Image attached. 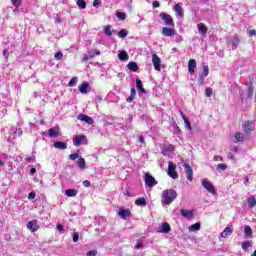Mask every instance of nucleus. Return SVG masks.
Returning <instances> with one entry per match:
<instances>
[{"label": "nucleus", "instance_id": "obj_1", "mask_svg": "<svg viewBox=\"0 0 256 256\" xmlns=\"http://www.w3.org/2000/svg\"><path fill=\"white\" fill-rule=\"evenodd\" d=\"M162 205H171L177 199V191L174 189H166L162 193Z\"/></svg>", "mask_w": 256, "mask_h": 256}, {"label": "nucleus", "instance_id": "obj_2", "mask_svg": "<svg viewBox=\"0 0 256 256\" xmlns=\"http://www.w3.org/2000/svg\"><path fill=\"white\" fill-rule=\"evenodd\" d=\"M70 161H77V167L80 169V171H85L87 169V164L85 162V158L79 157V153L70 154L69 156Z\"/></svg>", "mask_w": 256, "mask_h": 256}, {"label": "nucleus", "instance_id": "obj_3", "mask_svg": "<svg viewBox=\"0 0 256 256\" xmlns=\"http://www.w3.org/2000/svg\"><path fill=\"white\" fill-rule=\"evenodd\" d=\"M202 187L208 191L211 195H217V190H215V186L211 183L207 178L201 180Z\"/></svg>", "mask_w": 256, "mask_h": 256}, {"label": "nucleus", "instance_id": "obj_4", "mask_svg": "<svg viewBox=\"0 0 256 256\" xmlns=\"http://www.w3.org/2000/svg\"><path fill=\"white\" fill-rule=\"evenodd\" d=\"M160 18L162 19V21H164L165 25H167V27H175V22L173 21V18L171 17V15L162 12L160 13Z\"/></svg>", "mask_w": 256, "mask_h": 256}, {"label": "nucleus", "instance_id": "obj_5", "mask_svg": "<svg viewBox=\"0 0 256 256\" xmlns=\"http://www.w3.org/2000/svg\"><path fill=\"white\" fill-rule=\"evenodd\" d=\"M175 169H177V165H175V163H173V162H169L167 173L171 177V179H178L179 178V174H177Z\"/></svg>", "mask_w": 256, "mask_h": 256}, {"label": "nucleus", "instance_id": "obj_6", "mask_svg": "<svg viewBox=\"0 0 256 256\" xmlns=\"http://www.w3.org/2000/svg\"><path fill=\"white\" fill-rule=\"evenodd\" d=\"M144 181H145V184L147 185V187H150V188L155 187V185H157V180H155V177H153L149 173L145 174Z\"/></svg>", "mask_w": 256, "mask_h": 256}, {"label": "nucleus", "instance_id": "obj_7", "mask_svg": "<svg viewBox=\"0 0 256 256\" xmlns=\"http://www.w3.org/2000/svg\"><path fill=\"white\" fill-rule=\"evenodd\" d=\"M152 63L155 71H161V58L157 54L152 55Z\"/></svg>", "mask_w": 256, "mask_h": 256}, {"label": "nucleus", "instance_id": "obj_8", "mask_svg": "<svg viewBox=\"0 0 256 256\" xmlns=\"http://www.w3.org/2000/svg\"><path fill=\"white\" fill-rule=\"evenodd\" d=\"M183 167L188 181H193V168H191V165L185 163Z\"/></svg>", "mask_w": 256, "mask_h": 256}, {"label": "nucleus", "instance_id": "obj_9", "mask_svg": "<svg viewBox=\"0 0 256 256\" xmlns=\"http://www.w3.org/2000/svg\"><path fill=\"white\" fill-rule=\"evenodd\" d=\"M27 229L31 231V233H35V231L39 230V226L37 225V220H32L27 223Z\"/></svg>", "mask_w": 256, "mask_h": 256}, {"label": "nucleus", "instance_id": "obj_10", "mask_svg": "<svg viewBox=\"0 0 256 256\" xmlns=\"http://www.w3.org/2000/svg\"><path fill=\"white\" fill-rule=\"evenodd\" d=\"M253 129H255V124H253V122L251 121L244 122L243 131H245V133L249 134L253 131Z\"/></svg>", "mask_w": 256, "mask_h": 256}, {"label": "nucleus", "instance_id": "obj_11", "mask_svg": "<svg viewBox=\"0 0 256 256\" xmlns=\"http://www.w3.org/2000/svg\"><path fill=\"white\" fill-rule=\"evenodd\" d=\"M77 119L78 121H84V123H87L88 125H93V118L85 114H79Z\"/></svg>", "mask_w": 256, "mask_h": 256}, {"label": "nucleus", "instance_id": "obj_12", "mask_svg": "<svg viewBox=\"0 0 256 256\" xmlns=\"http://www.w3.org/2000/svg\"><path fill=\"white\" fill-rule=\"evenodd\" d=\"M173 9L178 17H184L185 11L183 10V5L181 3L175 4Z\"/></svg>", "mask_w": 256, "mask_h": 256}, {"label": "nucleus", "instance_id": "obj_13", "mask_svg": "<svg viewBox=\"0 0 256 256\" xmlns=\"http://www.w3.org/2000/svg\"><path fill=\"white\" fill-rule=\"evenodd\" d=\"M229 235H233V226L228 225L223 232H221L220 237H223V239H227Z\"/></svg>", "mask_w": 256, "mask_h": 256}, {"label": "nucleus", "instance_id": "obj_14", "mask_svg": "<svg viewBox=\"0 0 256 256\" xmlns=\"http://www.w3.org/2000/svg\"><path fill=\"white\" fill-rule=\"evenodd\" d=\"M162 35L164 37H174L175 29L169 28V27H164V28H162Z\"/></svg>", "mask_w": 256, "mask_h": 256}, {"label": "nucleus", "instance_id": "obj_15", "mask_svg": "<svg viewBox=\"0 0 256 256\" xmlns=\"http://www.w3.org/2000/svg\"><path fill=\"white\" fill-rule=\"evenodd\" d=\"M118 215L119 217H121V219H127L129 217H131V211L129 209H120L118 211Z\"/></svg>", "mask_w": 256, "mask_h": 256}, {"label": "nucleus", "instance_id": "obj_16", "mask_svg": "<svg viewBox=\"0 0 256 256\" xmlns=\"http://www.w3.org/2000/svg\"><path fill=\"white\" fill-rule=\"evenodd\" d=\"M195 67H197V62L195 61V59H190L188 62V73H190V75H193V73H195Z\"/></svg>", "mask_w": 256, "mask_h": 256}, {"label": "nucleus", "instance_id": "obj_17", "mask_svg": "<svg viewBox=\"0 0 256 256\" xmlns=\"http://www.w3.org/2000/svg\"><path fill=\"white\" fill-rule=\"evenodd\" d=\"M171 231V225L169 223L164 222L161 224V229L158 230V233H169Z\"/></svg>", "mask_w": 256, "mask_h": 256}, {"label": "nucleus", "instance_id": "obj_18", "mask_svg": "<svg viewBox=\"0 0 256 256\" xmlns=\"http://www.w3.org/2000/svg\"><path fill=\"white\" fill-rule=\"evenodd\" d=\"M54 148L59 149L60 151H65V149H67V143L61 142V141H56V142H54Z\"/></svg>", "mask_w": 256, "mask_h": 256}, {"label": "nucleus", "instance_id": "obj_19", "mask_svg": "<svg viewBox=\"0 0 256 256\" xmlns=\"http://www.w3.org/2000/svg\"><path fill=\"white\" fill-rule=\"evenodd\" d=\"M84 139H85V136H83V135H78V136H76V137L73 139V145H74L75 147H79V146L81 145V143H83Z\"/></svg>", "mask_w": 256, "mask_h": 256}, {"label": "nucleus", "instance_id": "obj_20", "mask_svg": "<svg viewBox=\"0 0 256 256\" xmlns=\"http://www.w3.org/2000/svg\"><path fill=\"white\" fill-rule=\"evenodd\" d=\"M182 217H185V219H193V211L192 210H181Z\"/></svg>", "mask_w": 256, "mask_h": 256}, {"label": "nucleus", "instance_id": "obj_21", "mask_svg": "<svg viewBox=\"0 0 256 256\" xmlns=\"http://www.w3.org/2000/svg\"><path fill=\"white\" fill-rule=\"evenodd\" d=\"M48 135L49 137H59V127L50 128Z\"/></svg>", "mask_w": 256, "mask_h": 256}, {"label": "nucleus", "instance_id": "obj_22", "mask_svg": "<svg viewBox=\"0 0 256 256\" xmlns=\"http://www.w3.org/2000/svg\"><path fill=\"white\" fill-rule=\"evenodd\" d=\"M244 234L246 239L253 237V230L251 229V226L249 225L244 226Z\"/></svg>", "mask_w": 256, "mask_h": 256}, {"label": "nucleus", "instance_id": "obj_23", "mask_svg": "<svg viewBox=\"0 0 256 256\" xmlns=\"http://www.w3.org/2000/svg\"><path fill=\"white\" fill-rule=\"evenodd\" d=\"M201 229V222L191 225L188 230L190 233H195Z\"/></svg>", "mask_w": 256, "mask_h": 256}, {"label": "nucleus", "instance_id": "obj_24", "mask_svg": "<svg viewBox=\"0 0 256 256\" xmlns=\"http://www.w3.org/2000/svg\"><path fill=\"white\" fill-rule=\"evenodd\" d=\"M136 89H138V91H140L143 94L147 93L145 88H143V82L140 79H136Z\"/></svg>", "mask_w": 256, "mask_h": 256}, {"label": "nucleus", "instance_id": "obj_25", "mask_svg": "<svg viewBox=\"0 0 256 256\" xmlns=\"http://www.w3.org/2000/svg\"><path fill=\"white\" fill-rule=\"evenodd\" d=\"M197 27L200 35H207V26H205V24L199 23Z\"/></svg>", "mask_w": 256, "mask_h": 256}, {"label": "nucleus", "instance_id": "obj_26", "mask_svg": "<svg viewBox=\"0 0 256 256\" xmlns=\"http://www.w3.org/2000/svg\"><path fill=\"white\" fill-rule=\"evenodd\" d=\"M23 135V131L21 129H16V131H11L10 132V139H15V137H21Z\"/></svg>", "mask_w": 256, "mask_h": 256}, {"label": "nucleus", "instance_id": "obj_27", "mask_svg": "<svg viewBox=\"0 0 256 256\" xmlns=\"http://www.w3.org/2000/svg\"><path fill=\"white\" fill-rule=\"evenodd\" d=\"M78 191L76 189H67L65 190L66 197H76Z\"/></svg>", "mask_w": 256, "mask_h": 256}, {"label": "nucleus", "instance_id": "obj_28", "mask_svg": "<svg viewBox=\"0 0 256 256\" xmlns=\"http://www.w3.org/2000/svg\"><path fill=\"white\" fill-rule=\"evenodd\" d=\"M87 89H89V84L87 82L82 83L79 86V91L80 93H82L83 95H85V93H87Z\"/></svg>", "mask_w": 256, "mask_h": 256}, {"label": "nucleus", "instance_id": "obj_29", "mask_svg": "<svg viewBox=\"0 0 256 256\" xmlns=\"http://www.w3.org/2000/svg\"><path fill=\"white\" fill-rule=\"evenodd\" d=\"M239 43H240L239 38L233 37L231 39V46H232L233 51H235V49H237V47H239Z\"/></svg>", "mask_w": 256, "mask_h": 256}, {"label": "nucleus", "instance_id": "obj_30", "mask_svg": "<svg viewBox=\"0 0 256 256\" xmlns=\"http://www.w3.org/2000/svg\"><path fill=\"white\" fill-rule=\"evenodd\" d=\"M135 204L138 207H145L147 205V200H145V198H138L136 199Z\"/></svg>", "mask_w": 256, "mask_h": 256}, {"label": "nucleus", "instance_id": "obj_31", "mask_svg": "<svg viewBox=\"0 0 256 256\" xmlns=\"http://www.w3.org/2000/svg\"><path fill=\"white\" fill-rule=\"evenodd\" d=\"M118 58L120 61H127V59H129V55L127 54V51L123 50L118 54Z\"/></svg>", "mask_w": 256, "mask_h": 256}, {"label": "nucleus", "instance_id": "obj_32", "mask_svg": "<svg viewBox=\"0 0 256 256\" xmlns=\"http://www.w3.org/2000/svg\"><path fill=\"white\" fill-rule=\"evenodd\" d=\"M247 203H248V207L250 209H253V207L256 206V199L254 198V196H250L247 200Z\"/></svg>", "mask_w": 256, "mask_h": 256}, {"label": "nucleus", "instance_id": "obj_33", "mask_svg": "<svg viewBox=\"0 0 256 256\" xmlns=\"http://www.w3.org/2000/svg\"><path fill=\"white\" fill-rule=\"evenodd\" d=\"M127 67L130 71H133L134 73H136V71L139 69V66H137V63L135 62H129Z\"/></svg>", "mask_w": 256, "mask_h": 256}, {"label": "nucleus", "instance_id": "obj_34", "mask_svg": "<svg viewBox=\"0 0 256 256\" xmlns=\"http://www.w3.org/2000/svg\"><path fill=\"white\" fill-rule=\"evenodd\" d=\"M104 35L107 37H111L113 35V32L111 31V25H107L104 27Z\"/></svg>", "mask_w": 256, "mask_h": 256}, {"label": "nucleus", "instance_id": "obj_35", "mask_svg": "<svg viewBox=\"0 0 256 256\" xmlns=\"http://www.w3.org/2000/svg\"><path fill=\"white\" fill-rule=\"evenodd\" d=\"M249 247H253V244L251 243V241L242 242L243 251H247Z\"/></svg>", "mask_w": 256, "mask_h": 256}, {"label": "nucleus", "instance_id": "obj_36", "mask_svg": "<svg viewBox=\"0 0 256 256\" xmlns=\"http://www.w3.org/2000/svg\"><path fill=\"white\" fill-rule=\"evenodd\" d=\"M164 149L165 151H167L168 153H173V151H175V146L172 144H165L164 145Z\"/></svg>", "mask_w": 256, "mask_h": 256}, {"label": "nucleus", "instance_id": "obj_37", "mask_svg": "<svg viewBox=\"0 0 256 256\" xmlns=\"http://www.w3.org/2000/svg\"><path fill=\"white\" fill-rule=\"evenodd\" d=\"M127 35H129V33L127 32V30L122 29L118 32V37L120 39H125V37H127Z\"/></svg>", "mask_w": 256, "mask_h": 256}, {"label": "nucleus", "instance_id": "obj_38", "mask_svg": "<svg viewBox=\"0 0 256 256\" xmlns=\"http://www.w3.org/2000/svg\"><path fill=\"white\" fill-rule=\"evenodd\" d=\"M76 3L79 9H85L87 7V2H85V0H77Z\"/></svg>", "mask_w": 256, "mask_h": 256}, {"label": "nucleus", "instance_id": "obj_39", "mask_svg": "<svg viewBox=\"0 0 256 256\" xmlns=\"http://www.w3.org/2000/svg\"><path fill=\"white\" fill-rule=\"evenodd\" d=\"M116 17H118L120 21H125V19H127V14H125V12H116Z\"/></svg>", "mask_w": 256, "mask_h": 256}, {"label": "nucleus", "instance_id": "obj_40", "mask_svg": "<svg viewBox=\"0 0 256 256\" xmlns=\"http://www.w3.org/2000/svg\"><path fill=\"white\" fill-rule=\"evenodd\" d=\"M173 131L175 135H181V128L175 122L173 123Z\"/></svg>", "mask_w": 256, "mask_h": 256}, {"label": "nucleus", "instance_id": "obj_41", "mask_svg": "<svg viewBox=\"0 0 256 256\" xmlns=\"http://www.w3.org/2000/svg\"><path fill=\"white\" fill-rule=\"evenodd\" d=\"M243 139H244V135L242 133H236L235 134L236 143H241V141H243Z\"/></svg>", "mask_w": 256, "mask_h": 256}, {"label": "nucleus", "instance_id": "obj_42", "mask_svg": "<svg viewBox=\"0 0 256 256\" xmlns=\"http://www.w3.org/2000/svg\"><path fill=\"white\" fill-rule=\"evenodd\" d=\"M200 75H204V77H207L209 75V66L203 65V71L200 72Z\"/></svg>", "mask_w": 256, "mask_h": 256}, {"label": "nucleus", "instance_id": "obj_43", "mask_svg": "<svg viewBox=\"0 0 256 256\" xmlns=\"http://www.w3.org/2000/svg\"><path fill=\"white\" fill-rule=\"evenodd\" d=\"M11 3L16 9H19V6L23 3V0H11Z\"/></svg>", "mask_w": 256, "mask_h": 256}, {"label": "nucleus", "instance_id": "obj_44", "mask_svg": "<svg viewBox=\"0 0 256 256\" xmlns=\"http://www.w3.org/2000/svg\"><path fill=\"white\" fill-rule=\"evenodd\" d=\"M77 81V77H73L68 83L69 87H75V85H77Z\"/></svg>", "mask_w": 256, "mask_h": 256}, {"label": "nucleus", "instance_id": "obj_45", "mask_svg": "<svg viewBox=\"0 0 256 256\" xmlns=\"http://www.w3.org/2000/svg\"><path fill=\"white\" fill-rule=\"evenodd\" d=\"M217 171H225L227 169V164L220 163L216 167Z\"/></svg>", "mask_w": 256, "mask_h": 256}, {"label": "nucleus", "instance_id": "obj_46", "mask_svg": "<svg viewBox=\"0 0 256 256\" xmlns=\"http://www.w3.org/2000/svg\"><path fill=\"white\" fill-rule=\"evenodd\" d=\"M184 123H185V128L188 129V131H191L193 129L191 127V122L189 121V119L185 118Z\"/></svg>", "mask_w": 256, "mask_h": 256}, {"label": "nucleus", "instance_id": "obj_47", "mask_svg": "<svg viewBox=\"0 0 256 256\" xmlns=\"http://www.w3.org/2000/svg\"><path fill=\"white\" fill-rule=\"evenodd\" d=\"M54 59H56V61H61V59H63V52H57L54 55Z\"/></svg>", "mask_w": 256, "mask_h": 256}, {"label": "nucleus", "instance_id": "obj_48", "mask_svg": "<svg viewBox=\"0 0 256 256\" xmlns=\"http://www.w3.org/2000/svg\"><path fill=\"white\" fill-rule=\"evenodd\" d=\"M247 97H248L249 99H251V97H253V87H251V86H249V87L247 88Z\"/></svg>", "mask_w": 256, "mask_h": 256}, {"label": "nucleus", "instance_id": "obj_49", "mask_svg": "<svg viewBox=\"0 0 256 256\" xmlns=\"http://www.w3.org/2000/svg\"><path fill=\"white\" fill-rule=\"evenodd\" d=\"M134 249H143V241L137 240V244L134 246Z\"/></svg>", "mask_w": 256, "mask_h": 256}, {"label": "nucleus", "instance_id": "obj_50", "mask_svg": "<svg viewBox=\"0 0 256 256\" xmlns=\"http://www.w3.org/2000/svg\"><path fill=\"white\" fill-rule=\"evenodd\" d=\"M205 95H206V97H211L213 95V89L206 88Z\"/></svg>", "mask_w": 256, "mask_h": 256}, {"label": "nucleus", "instance_id": "obj_51", "mask_svg": "<svg viewBox=\"0 0 256 256\" xmlns=\"http://www.w3.org/2000/svg\"><path fill=\"white\" fill-rule=\"evenodd\" d=\"M72 239H73V242H74V243H77V241H79V233L74 232V233L72 234Z\"/></svg>", "mask_w": 256, "mask_h": 256}, {"label": "nucleus", "instance_id": "obj_52", "mask_svg": "<svg viewBox=\"0 0 256 256\" xmlns=\"http://www.w3.org/2000/svg\"><path fill=\"white\" fill-rule=\"evenodd\" d=\"M205 77H207V76H205L203 74H199V83H200V85H203V83H205Z\"/></svg>", "mask_w": 256, "mask_h": 256}, {"label": "nucleus", "instance_id": "obj_53", "mask_svg": "<svg viewBox=\"0 0 256 256\" xmlns=\"http://www.w3.org/2000/svg\"><path fill=\"white\" fill-rule=\"evenodd\" d=\"M86 256H97V250H90L86 253Z\"/></svg>", "mask_w": 256, "mask_h": 256}, {"label": "nucleus", "instance_id": "obj_54", "mask_svg": "<svg viewBox=\"0 0 256 256\" xmlns=\"http://www.w3.org/2000/svg\"><path fill=\"white\" fill-rule=\"evenodd\" d=\"M138 142L141 143V145H145V137L143 135H140L138 137Z\"/></svg>", "mask_w": 256, "mask_h": 256}, {"label": "nucleus", "instance_id": "obj_55", "mask_svg": "<svg viewBox=\"0 0 256 256\" xmlns=\"http://www.w3.org/2000/svg\"><path fill=\"white\" fill-rule=\"evenodd\" d=\"M56 229H57V231H58L60 234H63V225L57 224V225H56Z\"/></svg>", "mask_w": 256, "mask_h": 256}, {"label": "nucleus", "instance_id": "obj_56", "mask_svg": "<svg viewBox=\"0 0 256 256\" xmlns=\"http://www.w3.org/2000/svg\"><path fill=\"white\" fill-rule=\"evenodd\" d=\"M27 163H35V156H30L26 158Z\"/></svg>", "mask_w": 256, "mask_h": 256}, {"label": "nucleus", "instance_id": "obj_57", "mask_svg": "<svg viewBox=\"0 0 256 256\" xmlns=\"http://www.w3.org/2000/svg\"><path fill=\"white\" fill-rule=\"evenodd\" d=\"M152 5H153V8H154V9H157L158 7L161 6V4L159 3V1H153V2H152Z\"/></svg>", "mask_w": 256, "mask_h": 256}, {"label": "nucleus", "instance_id": "obj_58", "mask_svg": "<svg viewBox=\"0 0 256 256\" xmlns=\"http://www.w3.org/2000/svg\"><path fill=\"white\" fill-rule=\"evenodd\" d=\"M247 33H248V35L250 37H255V35H256V31L255 30H248Z\"/></svg>", "mask_w": 256, "mask_h": 256}, {"label": "nucleus", "instance_id": "obj_59", "mask_svg": "<svg viewBox=\"0 0 256 256\" xmlns=\"http://www.w3.org/2000/svg\"><path fill=\"white\" fill-rule=\"evenodd\" d=\"M55 23H63V20L61 19L60 15H56L55 17Z\"/></svg>", "mask_w": 256, "mask_h": 256}, {"label": "nucleus", "instance_id": "obj_60", "mask_svg": "<svg viewBox=\"0 0 256 256\" xmlns=\"http://www.w3.org/2000/svg\"><path fill=\"white\" fill-rule=\"evenodd\" d=\"M101 5V0H94L93 1V7H99Z\"/></svg>", "mask_w": 256, "mask_h": 256}, {"label": "nucleus", "instance_id": "obj_61", "mask_svg": "<svg viewBox=\"0 0 256 256\" xmlns=\"http://www.w3.org/2000/svg\"><path fill=\"white\" fill-rule=\"evenodd\" d=\"M36 195H35V192H30L28 194V199L32 200V199H35Z\"/></svg>", "mask_w": 256, "mask_h": 256}, {"label": "nucleus", "instance_id": "obj_62", "mask_svg": "<svg viewBox=\"0 0 256 256\" xmlns=\"http://www.w3.org/2000/svg\"><path fill=\"white\" fill-rule=\"evenodd\" d=\"M3 56L5 59H9V51L7 49L3 50Z\"/></svg>", "mask_w": 256, "mask_h": 256}, {"label": "nucleus", "instance_id": "obj_63", "mask_svg": "<svg viewBox=\"0 0 256 256\" xmlns=\"http://www.w3.org/2000/svg\"><path fill=\"white\" fill-rule=\"evenodd\" d=\"M83 186L84 187H91V182L89 180L83 181Z\"/></svg>", "mask_w": 256, "mask_h": 256}, {"label": "nucleus", "instance_id": "obj_64", "mask_svg": "<svg viewBox=\"0 0 256 256\" xmlns=\"http://www.w3.org/2000/svg\"><path fill=\"white\" fill-rule=\"evenodd\" d=\"M89 59H91V57L87 54L82 58V62L85 63L86 61H89Z\"/></svg>", "mask_w": 256, "mask_h": 256}]
</instances>
